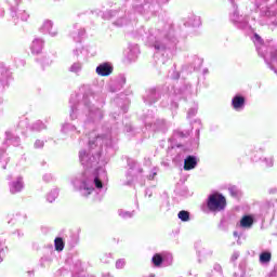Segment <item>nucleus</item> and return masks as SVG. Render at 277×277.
Wrapping results in <instances>:
<instances>
[{
  "mask_svg": "<svg viewBox=\"0 0 277 277\" xmlns=\"http://www.w3.org/2000/svg\"><path fill=\"white\" fill-rule=\"evenodd\" d=\"M0 161H3L2 168L5 170L9 159L5 157V149H0Z\"/></svg>",
  "mask_w": 277,
  "mask_h": 277,
  "instance_id": "7c9ffc66",
  "label": "nucleus"
},
{
  "mask_svg": "<svg viewBox=\"0 0 277 277\" xmlns=\"http://www.w3.org/2000/svg\"><path fill=\"white\" fill-rule=\"evenodd\" d=\"M70 118L71 120L77 118V108L75 106H71Z\"/></svg>",
  "mask_w": 277,
  "mask_h": 277,
  "instance_id": "58836bf2",
  "label": "nucleus"
},
{
  "mask_svg": "<svg viewBox=\"0 0 277 277\" xmlns=\"http://www.w3.org/2000/svg\"><path fill=\"white\" fill-rule=\"evenodd\" d=\"M269 261H272V253L262 252L260 254V263H269Z\"/></svg>",
  "mask_w": 277,
  "mask_h": 277,
  "instance_id": "a878e982",
  "label": "nucleus"
},
{
  "mask_svg": "<svg viewBox=\"0 0 277 277\" xmlns=\"http://www.w3.org/2000/svg\"><path fill=\"white\" fill-rule=\"evenodd\" d=\"M241 228H243V217L240 219V222L237 225V230L234 232V239L237 241L238 246H241Z\"/></svg>",
  "mask_w": 277,
  "mask_h": 277,
  "instance_id": "f3484780",
  "label": "nucleus"
},
{
  "mask_svg": "<svg viewBox=\"0 0 277 277\" xmlns=\"http://www.w3.org/2000/svg\"><path fill=\"white\" fill-rule=\"evenodd\" d=\"M41 64L42 66H51V64H53V56L50 54L44 55L41 60Z\"/></svg>",
  "mask_w": 277,
  "mask_h": 277,
  "instance_id": "cd10ccee",
  "label": "nucleus"
},
{
  "mask_svg": "<svg viewBox=\"0 0 277 277\" xmlns=\"http://www.w3.org/2000/svg\"><path fill=\"white\" fill-rule=\"evenodd\" d=\"M14 220L15 222H21V215L16 214Z\"/></svg>",
  "mask_w": 277,
  "mask_h": 277,
  "instance_id": "37998d69",
  "label": "nucleus"
},
{
  "mask_svg": "<svg viewBox=\"0 0 277 277\" xmlns=\"http://www.w3.org/2000/svg\"><path fill=\"white\" fill-rule=\"evenodd\" d=\"M84 52H85V50H83V48H78V49L74 50V55H75V57H81V55H83Z\"/></svg>",
  "mask_w": 277,
  "mask_h": 277,
  "instance_id": "c9c22d12",
  "label": "nucleus"
},
{
  "mask_svg": "<svg viewBox=\"0 0 277 277\" xmlns=\"http://www.w3.org/2000/svg\"><path fill=\"white\" fill-rule=\"evenodd\" d=\"M177 217L181 222H189V212L182 210L177 213Z\"/></svg>",
  "mask_w": 277,
  "mask_h": 277,
  "instance_id": "bb28decb",
  "label": "nucleus"
},
{
  "mask_svg": "<svg viewBox=\"0 0 277 277\" xmlns=\"http://www.w3.org/2000/svg\"><path fill=\"white\" fill-rule=\"evenodd\" d=\"M162 260L164 265H170L173 261V256L171 255V253L162 252Z\"/></svg>",
  "mask_w": 277,
  "mask_h": 277,
  "instance_id": "c756f323",
  "label": "nucleus"
},
{
  "mask_svg": "<svg viewBox=\"0 0 277 277\" xmlns=\"http://www.w3.org/2000/svg\"><path fill=\"white\" fill-rule=\"evenodd\" d=\"M54 180V177H53V174H51V173H45L44 175H43V181L45 182V183H51V181H53Z\"/></svg>",
  "mask_w": 277,
  "mask_h": 277,
  "instance_id": "e433bc0d",
  "label": "nucleus"
},
{
  "mask_svg": "<svg viewBox=\"0 0 277 277\" xmlns=\"http://www.w3.org/2000/svg\"><path fill=\"white\" fill-rule=\"evenodd\" d=\"M69 72H72L74 75H79L81 70H83V63L76 62L72 63L71 66L68 68Z\"/></svg>",
  "mask_w": 277,
  "mask_h": 277,
  "instance_id": "aec40b11",
  "label": "nucleus"
},
{
  "mask_svg": "<svg viewBox=\"0 0 277 277\" xmlns=\"http://www.w3.org/2000/svg\"><path fill=\"white\" fill-rule=\"evenodd\" d=\"M13 18L14 16H16V18H21V21H28L29 19V13H27V11L23 10V9H17L14 13H13Z\"/></svg>",
  "mask_w": 277,
  "mask_h": 277,
  "instance_id": "6ab92c4d",
  "label": "nucleus"
},
{
  "mask_svg": "<svg viewBox=\"0 0 277 277\" xmlns=\"http://www.w3.org/2000/svg\"><path fill=\"white\" fill-rule=\"evenodd\" d=\"M54 245L57 252H62V250H64V240L62 238H56L54 240Z\"/></svg>",
  "mask_w": 277,
  "mask_h": 277,
  "instance_id": "c85d7f7f",
  "label": "nucleus"
},
{
  "mask_svg": "<svg viewBox=\"0 0 277 277\" xmlns=\"http://www.w3.org/2000/svg\"><path fill=\"white\" fill-rule=\"evenodd\" d=\"M10 194H21L25 189V182L22 176H17L15 180L9 183Z\"/></svg>",
  "mask_w": 277,
  "mask_h": 277,
  "instance_id": "9d476101",
  "label": "nucleus"
},
{
  "mask_svg": "<svg viewBox=\"0 0 277 277\" xmlns=\"http://www.w3.org/2000/svg\"><path fill=\"white\" fill-rule=\"evenodd\" d=\"M168 1H170V0H162V3H168Z\"/></svg>",
  "mask_w": 277,
  "mask_h": 277,
  "instance_id": "49530a36",
  "label": "nucleus"
},
{
  "mask_svg": "<svg viewBox=\"0 0 277 277\" xmlns=\"http://www.w3.org/2000/svg\"><path fill=\"white\" fill-rule=\"evenodd\" d=\"M143 170L134 164V168H130L126 174V180H121L122 185H131L133 181H135V175L142 174Z\"/></svg>",
  "mask_w": 277,
  "mask_h": 277,
  "instance_id": "0eeeda50",
  "label": "nucleus"
},
{
  "mask_svg": "<svg viewBox=\"0 0 277 277\" xmlns=\"http://www.w3.org/2000/svg\"><path fill=\"white\" fill-rule=\"evenodd\" d=\"M210 213H220L226 209V197L220 193L210 194L207 199Z\"/></svg>",
  "mask_w": 277,
  "mask_h": 277,
  "instance_id": "20e7f679",
  "label": "nucleus"
},
{
  "mask_svg": "<svg viewBox=\"0 0 277 277\" xmlns=\"http://www.w3.org/2000/svg\"><path fill=\"white\" fill-rule=\"evenodd\" d=\"M39 31H41V34H48V36H51V38H56V36L60 34L57 28L53 27V22L51 19H44L39 28Z\"/></svg>",
  "mask_w": 277,
  "mask_h": 277,
  "instance_id": "6e6552de",
  "label": "nucleus"
},
{
  "mask_svg": "<svg viewBox=\"0 0 277 277\" xmlns=\"http://www.w3.org/2000/svg\"><path fill=\"white\" fill-rule=\"evenodd\" d=\"M103 277H111L109 274H107V275H104Z\"/></svg>",
  "mask_w": 277,
  "mask_h": 277,
  "instance_id": "de8ad7c7",
  "label": "nucleus"
},
{
  "mask_svg": "<svg viewBox=\"0 0 277 277\" xmlns=\"http://www.w3.org/2000/svg\"><path fill=\"white\" fill-rule=\"evenodd\" d=\"M34 131H42V129H47V126L42 123V121H37L32 124Z\"/></svg>",
  "mask_w": 277,
  "mask_h": 277,
  "instance_id": "473e14b6",
  "label": "nucleus"
},
{
  "mask_svg": "<svg viewBox=\"0 0 277 277\" xmlns=\"http://www.w3.org/2000/svg\"><path fill=\"white\" fill-rule=\"evenodd\" d=\"M69 36L75 42H81L83 36H85V28L79 26V24H74L69 31Z\"/></svg>",
  "mask_w": 277,
  "mask_h": 277,
  "instance_id": "1a4fd4ad",
  "label": "nucleus"
},
{
  "mask_svg": "<svg viewBox=\"0 0 277 277\" xmlns=\"http://www.w3.org/2000/svg\"><path fill=\"white\" fill-rule=\"evenodd\" d=\"M196 114H198V109L197 108H190L187 113L188 118H193V116H196Z\"/></svg>",
  "mask_w": 277,
  "mask_h": 277,
  "instance_id": "4c0bfd02",
  "label": "nucleus"
},
{
  "mask_svg": "<svg viewBox=\"0 0 277 277\" xmlns=\"http://www.w3.org/2000/svg\"><path fill=\"white\" fill-rule=\"evenodd\" d=\"M103 144L111 146V138L109 136L91 138L88 149L79 153L80 162L84 170L71 180V185L84 198H88L94 189L107 192V172L103 168H96L101 159Z\"/></svg>",
  "mask_w": 277,
  "mask_h": 277,
  "instance_id": "f257e3e1",
  "label": "nucleus"
},
{
  "mask_svg": "<svg viewBox=\"0 0 277 277\" xmlns=\"http://www.w3.org/2000/svg\"><path fill=\"white\" fill-rule=\"evenodd\" d=\"M147 40L149 44H153L154 49L158 51V53H167V56L172 54L177 42L176 37H174L172 26H164L163 30H161V28L149 29Z\"/></svg>",
  "mask_w": 277,
  "mask_h": 277,
  "instance_id": "f03ea898",
  "label": "nucleus"
},
{
  "mask_svg": "<svg viewBox=\"0 0 277 277\" xmlns=\"http://www.w3.org/2000/svg\"><path fill=\"white\" fill-rule=\"evenodd\" d=\"M57 196H60V190L57 188L52 189L48 195H47V200L48 202H55L57 199Z\"/></svg>",
  "mask_w": 277,
  "mask_h": 277,
  "instance_id": "5701e85b",
  "label": "nucleus"
},
{
  "mask_svg": "<svg viewBox=\"0 0 277 277\" xmlns=\"http://www.w3.org/2000/svg\"><path fill=\"white\" fill-rule=\"evenodd\" d=\"M118 27H122L124 25V22H117Z\"/></svg>",
  "mask_w": 277,
  "mask_h": 277,
  "instance_id": "c03bdc74",
  "label": "nucleus"
},
{
  "mask_svg": "<svg viewBox=\"0 0 277 277\" xmlns=\"http://www.w3.org/2000/svg\"><path fill=\"white\" fill-rule=\"evenodd\" d=\"M124 265H127V262L123 259H120L116 262V268L117 269H123Z\"/></svg>",
  "mask_w": 277,
  "mask_h": 277,
  "instance_id": "f704fd0d",
  "label": "nucleus"
},
{
  "mask_svg": "<svg viewBox=\"0 0 277 277\" xmlns=\"http://www.w3.org/2000/svg\"><path fill=\"white\" fill-rule=\"evenodd\" d=\"M232 106L235 111H241V107H243V96H234V98L232 100Z\"/></svg>",
  "mask_w": 277,
  "mask_h": 277,
  "instance_id": "2eb2a0df",
  "label": "nucleus"
},
{
  "mask_svg": "<svg viewBox=\"0 0 277 277\" xmlns=\"http://www.w3.org/2000/svg\"><path fill=\"white\" fill-rule=\"evenodd\" d=\"M253 224H254V216L252 215L243 216V228H252Z\"/></svg>",
  "mask_w": 277,
  "mask_h": 277,
  "instance_id": "b1692460",
  "label": "nucleus"
},
{
  "mask_svg": "<svg viewBox=\"0 0 277 277\" xmlns=\"http://www.w3.org/2000/svg\"><path fill=\"white\" fill-rule=\"evenodd\" d=\"M237 259H239V252L235 251L232 255V261L235 262Z\"/></svg>",
  "mask_w": 277,
  "mask_h": 277,
  "instance_id": "79ce46f5",
  "label": "nucleus"
},
{
  "mask_svg": "<svg viewBox=\"0 0 277 277\" xmlns=\"http://www.w3.org/2000/svg\"><path fill=\"white\" fill-rule=\"evenodd\" d=\"M101 96L98 94H95L92 91H89L84 94L82 103L88 111V118L89 120H92L93 122H98L103 118V110L101 108L96 107L94 103H98V100Z\"/></svg>",
  "mask_w": 277,
  "mask_h": 277,
  "instance_id": "7ed1b4c3",
  "label": "nucleus"
},
{
  "mask_svg": "<svg viewBox=\"0 0 277 277\" xmlns=\"http://www.w3.org/2000/svg\"><path fill=\"white\" fill-rule=\"evenodd\" d=\"M5 140L9 142V144H12L13 146H19L21 144V137L14 135V133L8 131L5 132Z\"/></svg>",
  "mask_w": 277,
  "mask_h": 277,
  "instance_id": "dca6fc26",
  "label": "nucleus"
},
{
  "mask_svg": "<svg viewBox=\"0 0 277 277\" xmlns=\"http://www.w3.org/2000/svg\"><path fill=\"white\" fill-rule=\"evenodd\" d=\"M137 53H140L137 45L129 48V52L127 53L129 62H135V60H137Z\"/></svg>",
  "mask_w": 277,
  "mask_h": 277,
  "instance_id": "a211bd4d",
  "label": "nucleus"
},
{
  "mask_svg": "<svg viewBox=\"0 0 277 277\" xmlns=\"http://www.w3.org/2000/svg\"><path fill=\"white\" fill-rule=\"evenodd\" d=\"M185 25L187 27H200V17L198 15H190L186 18Z\"/></svg>",
  "mask_w": 277,
  "mask_h": 277,
  "instance_id": "4468645a",
  "label": "nucleus"
},
{
  "mask_svg": "<svg viewBox=\"0 0 277 277\" xmlns=\"http://www.w3.org/2000/svg\"><path fill=\"white\" fill-rule=\"evenodd\" d=\"M198 166V158L196 156H188L184 160V170H194Z\"/></svg>",
  "mask_w": 277,
  "mask_h": 277,
  "instance_id": "ddd939ff",
  "label": "nucleus"
},
{
  "mask_svg": "<svg viewBox=\"0 0 277 277\" xmlns=\"http://www.w3.org/2000/svg\"><path fill=\"white\" fill-rule=\"evenodd\" d=\"M233 11L229 15V21L235 25V27H238V29H241L243 27V15L239 13V10L237 9V4L235 3V0L232 2Z\"/></svg>",
  "mask_w": 277,
  "mask_h": 277,
  "instance_id": "39448f33",
  "label": "nucleus"
},
{
  "mask_svg": "<svg viewBox=\"0 0 277 277\" xmlns=\"http://www.w3.org/2000/svg\"><path fill=\"white\" fill-rule=\"evenodd\" d=\"M195 248L197 251L199 263H202L205 259H209V256L213 254V250L207 247V245H202L201 242H196Z\"/></svg>",
  "mask_w": 277,
  "mask_h": 277,
  "instance_id": "423d86ee",
  "label": "nucleus"
},
{
  "mask_svg": "<svg viewBox=\"0 0 277 277\" xmlns=\"http://www.w3.org/2000/svg\"><path fill=\"white\" fill-rule=\"evenodd\" d=\"M8 246H5V239L0 238V263H3V256H5V251Z\"/></svg>",
  "mask_w": 277,
  "mask_h": 277,
  "instance_id": "393cba45",
  "label": "nucleus"
},
{
  "mask_svg": "<svg viewBox=\"0 0 277 277\" xmlns=\"http://www.w3.org/2000/svg\"><path fill=\"white\" fill-rule=\"evenodd\" d=\"M113 68L109 66L108 63H103L98 65L95 69L96 74L100 75V77H107L111 72Z\"/></svg>",
  "mask_w": 277,
  "mask_h": 277,
  "instance_id": "f8f14e48",
  "label": "nucleus"
},
{
  "mask_svg": "<svg viewBox=\"0 0 277 277\" xmlns=\"http://www.w3.org/2000/svg\"><path fill=\"white\" fill-rule=\"evenodd\" d=\"M255 40H261V36H259L258 34L254 35Z\"/></svg>",
  "mask_w": 277,
  "mask_h": 277,
  "instance_id": "a18cd8bd",
  "label": "nucleus"
},
{
  "mask_svg": "<svg viewBox=\"0 0 277 277\" xmlns=\"http://www.w3.org/2000/svg\"><path fill=\"white\" fill-rule=\"evenodd\" d=\"M119 217H122V220H131L133 215H135V211H127V210H118Z\"/></svg>",
  "mask_w": 277,
  "mask_h": 277,
  "instance_id": "412c9836",
  "label": "nucleus"
},
{
  "mask_svg": "<svg viewBox=\"0 0 277 277\" xmlns=\"http://www.w3.org/2000/svg\"><path fill=\"white\" fill-rule=\"evenodd\" d=\"M44 147V141L37 140L35 142V148H43Z\"/></svg>",
  "mask_w": 277,
  "mask_h": 277,
  "instance_id": "ea45409f",
  "label": "nucleus"
},
{
  "mask_svg": "<svg viewBox=\"0 0 277 277\" xmlns=\"http://www.w3.org/2000/svg\"><path fill=\"white\" fill-rule=\"evenodd\" d=\"M233 1H235V0H230L232 3H233Z\"/></svg>",
  "mask_w": 277,
  "mask_h": 277,
  "instance_id": "09e8293b",
  "label": "nucleus"
},
{
  "mask_svg": "<svg viewBox=\"0 0 277 277\" xmlns=\"http://www.w3.org/2000/svg\"><path fill=\"white\" fill-rule=\"evenodd\" d=\"M42 49H44V40L42 38H35L30 45V51L35 55L42 53Z\"/></svg>",
  "mask_w": 277,
  "mask_h": 277,
  "instance_id": "9b49d317",
  "label": "nucleus"
},
{
  "mask_svg": "<svg viewBox=\"0 0 277 277\" xmlns=\"http://www.w3.org/2000/svg\"><path fill=\"white\" fill-rule=\"evenodd\" d=\"M159 173V169H151L150 173L147 175V181H155L157 179V174Z\"/></svg>",
  "mask_w": 277,
  "mask_h": 277,
  "instance_id": "2f4dec72",
  "label": "nucleus"
},
{
  "mask_svg": "<svg viewBox=\"0 0 277 277\" xmlns=\"http://www.w3.org/2000/svg\"><path fill=\"white\" fill-rule=\"evenodd\" d=\"M151 263L155 267H161V264L163 263V253H156L151 259Z\"/></svg>",
  "mask_w": 277,
  "mask_h": 277,
  "instance_id": "4be33fe9",
  "label": "nucleus"
},
{
  "mask_svg": "<svg viewBox=\"0 0 277 277\" xmlns=\"http://www.w3.org/2000/svg\"><path fill=\"white\" fill-rule=\"evenodd\" d=\"M75 130H76L75 126L69 123H66L65 126H63V129H62L63 133H70V131H75Z\"/></svg>",
  "mask_w": 277,
  "mask_h": 277,
  "instance_id": "72a5a7b5",
  "label": "nucleus"
},
{
  "mask_svg": "<svg viewBox=\"0 0 277 277\" xmlns=\"http://www.w3.org/2000/svg\"><path fill=\"white\" fill-rule=\"evenodd\" d=\"M107 259H111V254H105V255H103L102 259H101V261H102L103 263H109V260H107Z\"/></svg>",
  "mask_w": 277,
  "mask_h": 277,
  "instance_id": "a19ab883",
  "label": "nucleus"
}]
</instances>
